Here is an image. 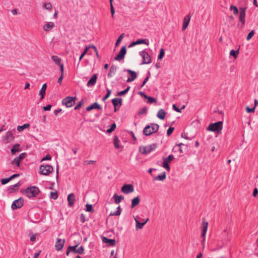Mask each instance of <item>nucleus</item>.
<instances>
[{
  "label": "nucleus",
  "instance_id": "54",
  "mask_svg": "<svg viewBox=\"0 0 258 258\" xmlns=\"http://www.w3.org/2000/svg\"><path fill=\"white\" fill-rule=\"evenodd\" d=\"M11 180L10 178H5L1 179V183L2 184H6Z\"/></svg>",
  "mask_w": 258,
  "mask_h": 258
},
{
  "label": "nucleus",
  "instance_id": "15",
  "mask_svg": "<svg viewBox=\"0 0 258 258\" xmlns=\"http://www.w3.org/2000/svg\"><path fill=\"white\" fill-rule=\"evenodd\" d=\"M134 219L136 221V230L142 229L143 228L144 226L149 220V219L148 218L145 220V221H144L143 222H140L139 220L137 218V217H134Z\"/></svg>",
  "mask_w": 258,
  "mask_h": 258
},
{
  "label": "nucleus",
  "instance_id": "58",
  "mask_svg": "<svg viewBox=\"0 0 258 258\" xmlns=\"http://www.w3.org/2000/svg\"><path fill=\"white\" fill-rule=\"evenodd\" d=\"M51 159V156L49 154H47L44 157L41 159V162L45 160H50Z\"/></svg>",
  "mask_w": 258,
  "mask_h": 258
},
{
  "label": "nucleus",
  "instance_id": "44",
  "mask_svg": "<svg viewBox=\"0 0 258 258\" xmlns=\"http://www.w3.org/2000/svg\"><path fill=\"white\" fill-rule=\"evenodd\" d=\"M111 93V90L109 89H107V93L104 96V97L102 99V101H105V100L108 99V98L110 96V94Z\"/></svg>",
  "mask_w": 258,
  "mask_h": 258
},
{
  "label": "nucleus",
  "instance_id": "39",
  "mask_svg": "<svg viewBox=\"0 0 258 258\" xmlns=\"http://www.w3.org/2000/svg\"><path fill=\"white\" fill-rule=\"evenodd\" d=\"M116 127V125L115 123H113L111 124L110 126V128L107 129V133H109V134L112 133V132H113L115 130Z\"/></svg>",
  "mask_w": 258,
  "mask_h": 258
},
{
  "label": "nucleus",
  "instance_id": "3",
  "mask_svg": "<svg viewBox=\"0 0 258 258\" xmlns=\"http://www.w3.org/2000/svg\"><path fill=\"white\" fill-rule=\"evenodd\" d=\"M223 128V122L219 121L215 123H211L209 124L207 130L211 132H216L219 134L221 133Z\"/></svg>",
  "mask_w": 258,
  "mask_h": 258
},
{
  "label": "nucleus",
  "instance_id": "50",
  "mask_svg": "<svg viewBox=\"0 0 258 258\" xmlns=\"http://www.w3.org/2000/svg\"><path fill=\"white\" fill-rule=\"evenodd\" d=\"M255 33V31L254 30H251L247 35V37H246V40H249L254 35Z\"/></svg>",
  "mask_w": 258,
  "mask_h": 258
},
{
  "label": "nucleus",
  "instance_id": "13",
  "mask_svg": "<svg viewBox=\"0 0 258 258\" xmlns=\"http://www.w3.org/2000/svg\"><path fill=\"white\" fill-rule=\"evenodd\" d=\"M126 52V47L125 46H122L118 54L114 58V59L115 60H118V61L121 60L122 59H123L124 57Z\"/></svg>",
  "mask_w": 258,
  "mask_h": 258
},
{
  "label": "nucleus",
  "instance_id": "61",
  "mask_svg": "<svg viewBox=\"0 0 258 258\" xmlns=\"http://www.w3.org/2000/svg\"><path fill=\"white\" fill-rule=\"evenodd\" d=\"M26 156V153H22L17 158L21 161Z\"/></svg>",
  "mask_w": 258,
  "mask_h": 258
},
{
  "label": "nucleus",
  "instance_id": "51",
  "mask_svg": "<svg viewBox=\"0 0 258 258\" xmlns=\"http://www.w3.org/2000/svg\"><path fill=\"white\" fill-rule=\"evenodd\" d=\"M124 33H122L120 35V36L117 38V39L116 40V43H115V45L116 46L118 45L120 43V41H121V40L124 37Z\"/></svg>",
  "mask_w": 258,
  "mask_h": 258
},
{
  "label": "nucleus",
  "instance_id": "25",
  "mask_svg": "<svg viewBox=\"0 0 258 258\" xmlns=\"http://www.w3.org/2000/svg\"><path fill=\"white\" fill-rule=\"evenodd\" d=\"M112 103L114 108H116L118 106L119 107L122 105V99L121 98H115L112 99Z\"/></svg>",
  "mask_w": 258,
  "mask_h": 258
},
{
  "label": "nucleus",
  "instance_id": "21",
  "mask_svg": "<svg viewBox=\"0 0 258 258\" xmlns=\"http://www.w3.org/2000/svg\"><path fill=\"white\" fill-rule=\"evenodd\" d=\"M98 109L101 110L102 109L101 106L97 103L95 102L93 104H92L91 105L88 106L86 108V110L87 111H90L93 109Z\"/></svg>",
  "mask_w": 258,
  "mask_h": 258
},
{
  "label": "nucleus",
  "instance_id": "33",
  "mask_svg": "<svg viewBox=\"0 0 258 258\" xmlns=\"http://www.w3.org/2000/svg\"><path fill=\"white\" fill-rule=\"evenodd\" d=\"M174 159V157L173 155L171 154L168 156L167 158H163L164 163L169 164L171 161Z\"/></svg>",
  "mask_w": 258,
  "mask_h": 258
},
{
  "label": "nucleus",
  "instance_id": "55",
  "mask_svg": "<svg viewBox=\"0 0 258 258\" xmlns=\"http://www.w3.org/2000/svg\"><path fill=\"white\" fill-rule=\"evenodd\" d=\"M95 163H96V161H94V160H89V161L86 160L84 162V165H89V164H94Z\"/></svg>",
  "mask_w": 258,
  "mask_h": 258
},
{
  "label": "nucleus",
  "instance_id": "9",
  "mask_svg": "<svg viewBox=\"0 0 258 258\" xmlns=\"http://www.w3.org/2000/svg\"><path fill=\"white\" fill-rule=\"evenodd\" d=\"M139 53L143 59L142 64H149L151 62V58L147 51L143 50L140 51Z\"/></svg>",
  "mask_w": 258,
  "mask_h": 258
},
{
  "label": "nucleus",
  "instance_id": "11",
  "mask_svg": "<svg viewBox=\"0 0 258 258\" xmlns=\"http://www.w3.org/2000/svg\"><path fill=\"white\" fill-rule=\"evenodd\" d=\"M15 137L12 131H8L3 137V142L5 144H7L13 141L14 140Z\"/></svg>",
  "mask_w": 258,
  "mask_h": 258
},
{
  "label": "nucleus",
  "instance_id": "48",
  "mask_svg": "<svg viewBox=\"0 0 258 258\" xmlns=\"http://www.w3.org/2000/svg\"><path fill=\"white\" fill-rule=\"evenodd\" d=\"M89 49V47H85L84 51L81 54L80 58H79V61H81L82 59L83 58L84 55L87 53L88 49Z\"/></svg>",
  "mask_w": 258,
  "mask_h": 258
},
{
  "label": "nucleus",
  "instance_id": "16",
  "mask_svg": "<svg viewBox=\"0 0 258 258\" xmlns=\"http://www.w3.org/2000/svg\"><path fill=\"white\" fill-rule=\"evenodd\" d=\"M124 71H126L129 74L131 77H128L126 82L127 83L133 81L137 77V74L135 72L130 69L124 70Z\"/></svg>",
  "mask_w": 258,
  "mask_h": 258
},
{
  "label": "nucleus",
  "instance_id": "17",
  "mask_svg": "<svg viewBox=\"0 0 258 258\" xmlns=\"http://www.w3.org/2000/svg\"><path fill=\"white\" fill-rule=\"evenodd\" d=\"M141 44H144L149 45V42L148 39H138L137 40H136L135 41L132 42L129 45V47L134 46L136 45Z\"/></svg>",
  "mask_w": 258,
  "mask_h": 258
},
{
  "label": "nucleus",
  "instance_id": "31",
  "mask_svg": "<svg viewBox=\"0 0 258 258\" xmlns=\"http://www.w3.org/2000/svg\"><path fill=\"white\" fill-rule=\"evenodd\" d=\"M21 184L20 182H18L16 184L10 186V192H12L14 191L18 190L19 189V187L21 186Z\"/></svg>",
  "mask_w": 258,
  "mask_h": 258
},
{
  "label": "nucleus",
  "instance_id": "36",
  "mask_svg": "<svg viewBox=\"0 0 258 258\" xmlns=\"http://www.w3.org/2000/svg\"><path fill=\"white\" fill-rule=\"evenodd\" d=\"M119 142L120 141L118 140V137L115 136L113 139V144L115 149H118L120 147Z\"/></svg>",
  "mask_w": 258,
  "mask_h": 258
},
{
  "label": "nucleus",
  "instance_id": "7",
  "mask_svg": "<svg viewBox=\"0 0 258 258\" xmlns=\"http://www.w3.org/2000/svg\"><path fill=\"white\" fill-rule=\"evenodd\" d=\"M76 97L68 96L62 100V105H64L67 107H72L75 103Z\"/></svg>",
  "mask_w": 258,
  "mask_h": 258
},
{
  "label": "nucleus",
  "instance_id": "56",
  "mask_svg": "<svg viewBox=\"0 0 258 258\" xmlns=\"http://www.w3.org/2000/svg\"><path fill=\"white\" fill-rule=\"evenodd\" d=\"M148 74H149V75L144 79L142 84L141 85V86L140 87V88H142L146 84L147 82L148 81L149 77L150 76V73L149 72H148Z\"/></svg>",
  "mask_w": 258,
  "mask_h": 258
},
{
  "label": "nucleus",
  "instance_id": "41",
  "mask_svg": "<svg viewBox=\"0 0 258 258\" xmlns=\"http://www.w3.org/2000/svg\"><path fill=\"white\" fill-rule=\"evenodd\" d=\"M20 162L21 161L17 157H16L12 162L11 164L13 165H15L17 167H19L20 165Z\"/></svg>",
  "mask_w": 258,
  "mask_h": 258
},
{
  "label": "nucleus",
  "instance_id": "28",
  "mask_svg": "<svg viewBox=\"0 0 258 258\" xmlns=\"http://www.w3.org/2000/svg\"><path fill=\"white\" fill-rule=\"evenodd\" d=\"M140 202V199L139 196L135 197L132 200L131 208H134L135 207L137 206Z\"/></svg>",
  "mask_w": 258,
  "mask_h": 258
},
{
  "label": "nucleus",
  "instance_id": "60",
  "mask_svg": "<svg viewBox=\"0 0 258 258\" xmlns=\"http://www.w3.org/2000/svg\"><path fill=\"white\" fill-rule=\"evenodd\" d=\"M117 69V67L115 65H112L110 68L109 72L111 73H115Z\"/></svg>",
  "mask_w": 258,
  "mask_h": 258
},
{
  "label": "nucleus",
  "instance_id": "47",
  "mask_svg": "<svg viewBox=\"0 0 258 258\" xmlns=\"http://www.w3.org/2000/svg\"><path fill=\"white\" fill-rule=\"evenodd\" d=\"M165 54L164 50L163 48H161L160 50L159 54L158 56V59H161L163 58L164 55Z\"/></svg>",
  "mask_w": 258,
  "mask_h": 258
},
{
  "label": "nucleus",
  "instance_id": "37",
  "mask_svg": "<svg viewBox=\"0 0 258 258\" xmlns=\"http://www.w3.org/2000/svg\"><path fill=\"white\" fill-rule=\"evenodd\" d=\"M121 212V209L120 207L119 206L117 208L116 211H115L114 212L110 213V216H119L120 215Z\"/></svg>",
  "mask_w": 258,
  "mask_h": 258
},
{
  "label": "nucleus",
  "instance_id": "19",
  "mask_svg": "<svg viewBox=\"0 0 258 258\" xmlns=\"http://www.w3.org/2000/svg\"><path fill=\"white\" fill-rule=\"evenodd\" d=\"M68 201V205L70 207H72L75 203L76 199L74 193L69 194L67 198Z\"/></svg>",
  "mask_w": 258,
  "mask_h": 258
},
{
  "label": "nucleus",
  "instance_id": "30",
  "mask_svg": "<svg viewBox=\"0 0 258 258\" xmlns=\"http://www.w3.org/2000/svg\"><path fill=\"white\" fill-rule=\"evenodd\" d=\"M166 112L163 109H160L157 114V117L160 119H164L165 117Z\"/></svg>",
  "mask_w": 258,
  "mask_h": 258
},
{
  "label": "nucleus",
  "instance_id": "1",
  "mask_svg": "<svg viewBox=\"0 0 258 258\" xmlns=\"http://www.w3.org/2000/svg\"><path fill=\"white\" fill-rule=\"evenodd\" d=\"M21 191L23 194L30 199L36 197L40 190L36 186H30L26 189H21Z\"/></svg>",
  "mask_w": 258,
  "mask_h": 258
},
{
  "label": "nucleus",
  "instance_id": "57",
  "mask_svg": "<svg viewBox=\"0 0 258 258\" xmlns=\"http://www.w3.org/2000/svg\"><path fill=\"white\" fill-rule=\"evenodd\" d=\"M83 104V100H81L75 107V110L79 109Z\"/></svg>",
  "mask_w": 258,
  "mask_h": 258
},
{
  "label": "nucleus",
  "instance_id": "27",
  "mask_svg": "<svg viewBox=\"0 0 258 258\" xmlns=\"http://www.w3.org/2000/svg\"><path fill=\"white\" fill-rule=\"evenodd\" d=\"M20 145L19 144H15L12 148L11 151L12 154H15L16 152L21 151V149L20 148Z\"/></svg>",
  "mask_w": 258,
  "mask_h": 258
},
{
  "label": "nucleus",
  "instance_id": "62",
  "mask_svg": "<svg viewBox=\"0 0 258 258\" xmlns=\"http://www.w3.org/2000/svg\"><path fill=\"white\" fill-rule=\"evenodd\" d=\"M80 220L82 223H84L86 221L85 216L84 214H81L80 215Z\"/></svg>",
  "mask_w": 258,
  "mask_h": 258
},
{
  "label": "nucleus",
  "instance_id": "26",
  "mask_svg": "<svg viewBox=\"0 0 258 258\" xmlns=\"http://www.w3.org/2000/svg\"><path fill=\"white\" fill-rule=\"evenodd\" d=\"M102 241L103 242L107 243L110 246H114L116 244V241L115 239H109L105 237H103Z\"/></svg>",
  "mask_w": 258,
  "mask_h": 258
},
{
  "label": "nucleus",
  "instance_id": "23",
  "mask_svg": "<svg viewBox=\"0 0 258 258\" xmlns=\"http://www.w3.org/2000/svg\"><path fill=\"white\" fill-rule=\"evenodd\" d=\"M47 89V84L44 83L43 84L40 90L39 91V95L40 96V100L43 99L45 96V92Z\"/></svg>",
  "mask_w": 258,
  "mask_h": 258
},
{
  "label": "nucleus",
  "instance_id": "32",
  "mask_svg": "<svg viewBox=\"0 0 258 258\" xmlns=\"http://www.w3.org/2000/svg\"><path fill=\"white\" fill-rule=\"evenodd\" d=\"M166 172H164L162 174L158 175L157 176L154 177V180H163L166 178Z\"/></svg>",
  "mask_w": 258,
  "mask_h": 258
},
{
  "label": "nucleus",
  "instance_id": "18",
  "mask_svg": "<svg viewBox=\"0 0 258 258\" xmlns=\"http://www.w3.org/2000/svg\"><path fill=\"white\" fill-rule=\"evenodd\" d=\"M64 243V239L57 238L55 245L56 250L58 251L61 250L63 247Z\"/></svg>",
  "mask_w": 258,
  "mask_h": 258
},
{
  "label": "nucleus",
  "instance_id": "29",
  "mask_svg": "<svg viewBox=\"0 0 258 258\" xmlns=\"http://www.w3.org/2000/svg\"><path fill=\"white\" fill-rule=\"evenodd\" d=\"M115 204H119L121 201L123 200L124 197L122 196H118L116 194H115L113 197Z\"/></svg>",
  "mask_w": 258,
  "mask_h": 258
},
{
  "label": "nucleus",
  "instance_id": "5",
  "mask_svg": "<svg viewBox=\"0 0 258 258\" xmlns=\"http://www.w3.org/2000/svg\"><path fill=\"white\" fill-rule=\"evenodd\" d=\"M53 171V168L51 165L44 164L41 165L39 167V173L44 175H48Z\"/></svg>",
  "mask_w": 258,
  "mask_h": 258
},
{
  "label": "nucleus",
  "instance_id": "42",
  "mask_svg": "<svg viewBox=\"0 0 258 258\" xmlns=\"http://www.w3.org/2000/svg\"><path fill=\"white\" fill-rule=\"evenodd\" d=\"M239 53V49L235 50L234 49L231 50L230 51V55L233 56L234 58H236L237 54Z\"/></svg>",
  "mask_w": 258,
  "mask_h": 258
},
{
  "label": "nucleus",
  "instance_id": "52",
  "mask_svg": "<svg viewBox=\"0 0 258 258\" xmlns=\"http://www.w3.org/2000/svg\"><path fill=\"white\" fill-rule=\"evenodd\" d=\"M147 108L146 107H144L138 111V114L141 115L144 113H146Z\"/></svg>",
  "mask_w": 258,
  "mask_h": 258
},
{
  "label": "nucleus",
  "instance_id": "8",
  "mask_svg": "<svg viewBox=\"0 0 258 258\" xmlns=\"http://www.w3.org/2000/svg\"><path fill=\"white\" fill-rule=\"evenodd\" d=\"M208 226V222L205 221V218H203V221L202 224V234L201 237L203 238L202 240L201 241V243L203 245L204 244L205 241V235L207 231Z\"/></svg>",
  "mask_w": 258,
  "mask_h": 258
},
{
  "label": "nucleus",
  "instance_id": "6",
  "mask_svg": "<svg viewBox=\"0 0 258 258\" xmlns=\"http://www.w3.org/2000/svg\"><path fill=\"white\" fill-rule=\"evenodd\" d=\"M78 246V244L75 246H69L68 247L66 254L67 255H69L70 252H72L74 253H78L79 254H82L84 253V248L83 246H81L78 248H77Z\"/></svg>",
  "mask_w": 258,
  "mask_h": 258
},
{
  "label": "nucleus",
  "instance_id": "63",
  "mask_svg": "<svg viewBox=\"0 0 258 258\" xmlns=\"http://www.w3.org/2000/svg\"><path fill=\"white\" fill-rule=\"evenodd\" d=\"M52 106L50 104H48L43 107V109L45 111H49L51 109Z\"/></svg>",
  "mask_w": 258,
  "mask_h": 258
},
{
  "label": "nucleus",
  "instance_id": "38",
  "mask_svg": "<svg viewBox=\"0 0 258 258\" xmlns=\"http://www.w3.org/2000/svg\"><path fill=\"white\" fill-rule=\"evenodd\" d=\"M86 211L87 212H91V213L94 212V210L93 209V206L92 205L87 204L86 205Z\"/></svg>",
  "mask_w": 258,
  "mask_h": 258
},
{
  "label": "nucleus",
  "instance_id": "49",
  "mask_svg": "<svg viewBox=\"0 0 258 258\" xmlns=\"http://www.w3.org/2000/svg\"><path fill=\"white\" fill-rule=\"evenodd\" d=\"M50 198L51 199H54V200L57 199V198H58V195H57V192L56 191H55V192L51 191L50 192Z\"/></svg>",
  "mask_w": 258,
  "mask_h": 258
},
{
  "label": "nucleus",
  "instance_id": "43",
  "mask_svg": "<svg viewBox=\"0 0 258 258\" xmlns=\"http://www.w3.org/2000/svg\"><path fill=\"white\" fill-rule=\"evenodd\" d=\"M146 99H148L147 103L150 104H152L153 103H156L157 100L155 98L150 97V96H147V98Z\"/></svg>",
  "mask_w": 258,
  "mask_h": 258
},
{
  "label": "nucleus",
  "instance_id": "10",
  "mask_svg": "<svg viewBox=\"0 0 258 258\" xmlns=\"http://www.w3.org/2000/svg\"><path fill=\"white\" fill-rule=\"evenodd\" d=\"M24 199L21 197L15 200L12 204V209L13 210H16L21 208L24 205Z\"/></svg>",
  "mask_w": 258,
  "mask_h": 258
},
{
  "label": "nucleus",
  "instance_id": "40",
  "mask_svg": "<svg viewBox=\"0 0 258 258\" xmlns=\"http://www.w3.org/2000/svg\"><path fill=\"white\" fill-rule=\"evenodd\" d=\"M130 88H131L130 86H127V88L125 90L118 92L117 95L122 96V95H124L126 94L128 92V91L130 90Z\"/></svg>",
  "mask_w": 258,
  "mask_h": 258
},
{
  "label": "nucleus",
  "instance_id": "14",
  "mask_svg": "<svg viewBox=\"0 0 258 258\" xmlns=\"http://www.w3.org/2000/svg\"><path fill=\"white\" fill-rule=\"evenodd\" d=\"M246 8L241 7L239 8L240 13L239 16V20L242 23V25L245 24V11Z\"/></svg>",
  "mask_w": 258,
  "mask_h": 258
},
{
  "label": "nucleus",
  "instance_id": "34",
  "mask_svg": "<svg viewBox=\"0 0 258 258\" xmlns=\"http://www.w3.org/2000/svg\"><path fill=\"white\" fill-rule=\"evenodd\" d=\"M30 127V124L29 123H25L22 125H19L17 127V130L19 132H22L24 129L28 128Z\"/></svg>",
  "mask_w": 258,
  "mask_h": 258
},
{
  "label": "nucleus",
  "instance_id": "22",
  "mask_svg": "<svg viewBox=\"0 0 258 258\" xmlns=\"http://www.w3.org/2000/svg\"><path fill=\"white\" fill-rule=\"evenodd\" d=\"M97 74H95L93 75V76L90 78V79L87 82V86H92L94 85L97 81Z\"/></svg>",
  "mask_w": 258,
  "mask_h": 258
},
{
  "label": "nucleus",
  "instance_id": "20",
  "mask_svg": "<svg viewBox=\"0 0 258 258\" xmlns=\"http://www.w3.org/2000/svg\"><path fill=\"white\" fill-rule=\"evenodd\" d=\"M191 17L189 15H186L183 19L182 30H185L188 27Z\"/></svg>",
  "mask_w": 258,
  "mask_h": 258
},
{
  "label": "nucleus",
  "instance_id": "2",
  "mask_svg": "<svg viewBox=\"0 0 258 258\" xmlns=\"http://www.w3.org/2000/svg\"><path fill=\"white\" fill-rule=\"evenodd\" d=\"M159 125L155 123H152L145 126L143 130V134L146 136H149L156 133L159 130Z\"/></svg>",
  "mask_w": 258,
  "mask_h": 258
},
{
  "label": "nucleus",
  "instance_id": "35",
  "mask_svg": "<svg viewBox=\"0 0 258 258\" xmlns=\"http://www.w3.org/2000/svg\"><path fill=\"white\" fill-rule=\"evenodd\" d=\"M52 59L54 62V63L56 64L59 66L60 64L61 63V58H59L58 56L56 55H53L52 56Z\"/></svg>",
  "mask_w": 258,
  "mask_h": 258
},
{
  "label": "nucleus",
  "instance_id": "24",
  "mask_svg": "<svg viewBox=\"0 0 258 258\" xmlns=\"http://www.w3.org/2000/svg\"><path fill=\"white\" fill-rule=\"evenodd\" d=\"M55 24L53 22H47L43 26V29L46 32L50 31L54 27Z\"/></svg>",
  "mask_w": 258,
  "mask_h": 258
},
{
  "label": "nucleus",
  "instance_id": "64",
  "mask_svg": "<svg viewBox=\"0 0 258 258\" xmlns=\"http://www.w3.org/2000/svg\"><path fill=\"white\" fill-rule=\"evenodd\" d=\"M162 166L163 168L166 169L167 171H169L170 169L169 164L162 163Z\"/></svg>",
  "mask_w": 258,
  "mask_h": 258
},
{
  "label": "nucleus",
  "instance_id": "53",
  "mask_svg": "<svg viewBox=\"0 0 258 258\" xmlns=\"http://www.w3.org/2000/svg\"><path fill=\"white\" fill-rule=\"evenodd\" d=\"M174 128L173 127L170 126L167 131V135L168 136H170L171 134L173 133Z\"/></svg>",
  "mask_w": 258,
  "mask_h": 258
},
{
  "label": "nucleus",
  "instance_id": "12",
  "mask_svg": "<svg viewBox=\"0 0 258 258\" xmlns=\"http://www.w3.org/2000/svg\"><path fill=\"white\" fill-rule=\"evenodd\" d=\"M122 192L125 194H128L134 191V188L132 184H124L121 189Z\"/></svg>",
  "mask_w": 258,
  "mask_h": 258
},
{
  "label": "nucleus",
  "instance_id": "46",
  "mask_svg": "<svg viewBox=\"0 0 258 258\" xmlns=\"http://www.w3.org/2000/svg\"><path fill=\"white\" fill-rule=\"evenodd\" d=\"M43 7L46 10H51L52 8V5L50 3H44L43 4Z\"/></svg>",
  "mask_w": 258,
  "mask_h": 258
},
{
  "label": "nucleus",
  "instance_id": "4",
  "mask_svg": "<svg viewBox=\"0 0 258 258\" xmlns=\"http://www.w3.org/2000/svg\"><path fill=\"white\" fill-rule=\"evenodd\" d=\"M157 148V144L154 143L147 146H141L139 148V151L143 154H147L155 150Z\"/></svg>",
  "mask_w": 258,
  "mask_h": 258
},
{
  "label": "nucleus",
  "instance_id": "45",
  "mask_svg": "<svg viewBox=\"0 0 258 258\" xmlns=\"http://www.w3.org/2000/svg\"><path fill=\"white\" fill-rule=\"evenodd\" d=\"M230 10L233 11V14L234 15H236L238 13V10L236 6L231 5L230 7Z\"/></svg>",
  "mask_w": 258,
  "mask_h": 258
},
{
  "label": "nucleus",
  "instance_id": "59",
  "mask_svg": "<svg viewBox=\"0 0 258 258\" xmlns=\"http://www.w3.org/2000/svg\"><path fill=\"white\" fill-rule=\"evenodd\" d=\"M254 109H255V106H254L253 107L250 108L249 107V106H246V111L248 112V113H250V112H253L254 111Z\"/></svg>",
  "mask_w": 258,
  "mask_h": 258
}]
</instances>
